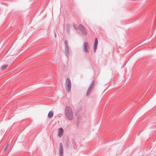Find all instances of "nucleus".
Masks as SVG:
<instances>
[{
	"instance_id": "f257e3e1",
	"label": "nucleus",
	"mask_w": 156,
	"mask_h": 156,
	"mask_svg": "<svg viewBox=\"0 0 156 156\" xmlns=\"http://www.w3.org/2000/svg\"><path fill=\"white\" fill-rule=\"evenodd\" d=\"M65 116L67 119L71 120L73 119V112L71 108L68 106H66L65 111Z\"/></svg>"
},
{
	"instance_id": "f03ea898",
	"label": "nucleus",
	"mask_w": 156,
	"mask_h": 156,
	"mask_svg": "<svg viewBox=\"0 0 156 156\" xmlns=\"http://www.w3.org/2000/svg\"><path fill=\"white\" fill-rule=\"evenodd\" d=\"M71 83L69 78H67L66 82V91L69 92L71 90Z\"/></svg>"
},
{
	"instance_id": "7ed1b4c3",
	"label": "nucleus",
	"mask_w": 156,
	"mask_h": 156,
	"mask_svg": "<svg viewBox=\"0 0 156 156\" xmlns=\"http://www.w3.org/2000/svg\"><path fill=\"white\" fill-rule=\"evenodd\" d=\"M64 43L65 44V52L66 56L68 57L70 55V50L69 47L67 40H65V41Z\"/></svg>"
},
{
	"instance_id": "20e7f679",
	"label": "nucleus",
	"mask_w": 156,
	"mask_h": 156,
	"mask_svg": "<svg viewBox=\"0 0 156 156\" xmlns=\"http://www.w3.org/2000/svg\"><path fill=\"white\" fill-rule=\"evenodd\" d=\"M79 29L81 31L83 34L86 35L87 34V32L84 27L81 24L79 25Z\"/></svg>"
},
{
	"instance_id": "39448f33",
	"label": "nucleus",
	"mask_w": 156,
	"mask_h": 156,
	"mask_svg": "<svg viewBox=\"0 0 156 156\" xmlns=\"http://www.w3.org/2000/svg\"><path fill=\"white\" fill-rule=\"evenodd\" d=\"M79 29L81 31L83 34L86 35L87 34V32L84 27L81 24L79 25Z\"/></svg>"
},
{
	"instance_id": "423d86ee",
	"label": "nucleus",
	"mask_w": 156,
	"mask_h": 156,
	"mask_svg": "<svg viewBox=\"0 0 156 156\" xmlns=\"http://www.w3.org/2000/svg\"><path fill=\"white\" fill-rule=\"evenodd\" d=\"M88 45V42H85L83 44V51L84 52L86 53H88L89 51L87 49V47Z\"/></svg>"
},
{
	"instance_id": "0eeeda50",
	"label": "nucleus",
	"mask_w": 156,
	"mask_h": 156,
	"mask_svg": "<svg viewBox=\"0 0 156 156\" xmlns=\"http://www.w3.org/2000/svg\"><path fill=\"white\" fill-rule=\"evenodd\" d=\"M64 133V130L62 127L58 128V137H61Z\"/></svg>"
},
{
	"instance_id": "6e6552de",
	"label": "nucleus",
	"mask_w": 156,
	"mask_h": 156,
	"mask_svg": "<svg viewBox=\"0 0 156 156\" xmlns=\"http://www.w3.org/2000/svg\"><path fill=\"white\" fill-rule=\"evenodd\" d=\"M98 44V40L97 38H95L94 46V52H96V51L97 49Z\"/></svg>"
},
{
	"instance_id": "1a4fd4ad",
	"label": "nucleus",
	"mask_w": 156,
	"mask_h": 156,
	"mask_svg": "<svg viewBox=\"0 0 156 156\" xmlns=\"http://www.w3.org/2000/svg\"><path fill=\"white\" fill-rule=\"evenodd\" d=\"M70 26L69 23L66 24V32L67 34H69L70 32Z\"/></svg>"
},
{
	"instance_id": "9d476101",
	"label": "nucleus",
	"mask_w": 156,
	"mask_h": 156,
	"mask_svg": "<svg viewBox=\"0 0 156 156\" xmlns=\"http://www.w3.org/2000/svg\"><path fill=\"white\" fill-rule=\"evenodd\" d=\"M63 147H60L59 150V156H63Z\"/></svg>"
},
{
	"instance_id": "9b49d317",
	"label": "nucleus",
	"mask_w": 156,
	"mask_h": 156,
	"mask_svg": "<svg viewBox=\"0 0 156 156\" xmlns=\"http://www.w3.org/2000/svg\"><path fill=\"white\" fill-rule=\"evenodd\" d=\"M53 115V112L52 111H50L48 114V117L50 118H52Z\"/></svg>"
},
{
	"instance_id": "f8f14e48",
	"label": "nucleus",
	"mask_w": 156,
	"mask_h": 156,
	"mask_svg": "<svg viewBox=\"0 0 156 156\" xmlns=\"http://www.w3.org/2000/svg\"><path fill=\"white\" fill-rule=\"evenodd\" d=\"M92 87L89 86L86 93L87 95V96L89 95L91 90L92 89Z\"/></svg>"
},
{
	"instance_id": "ddd939ff",
	"label": "nucleus",
	"mask_w": 156,
	"mask_h": 156,
	"mask_svg": "<svg viewBox=\"0 0 156 156\" xmlns=\"http://www.w3.org/2000/svg\"><path fill=\"white\" fill-rule=\"evenodd\" d=\"M8 66V65L7 64H5L2 66L1 68V70H4Z\"/></svg>"
},
{
	"instance_id": "4468645a",
	"label": "nucleus",
	"mask_w": 156,
	"mask_h": 156,
	"mask_svg": "<svg viewBox=\"0 0 156 156\" xmlns=\"http://www.w3.org/2000/svg\"><path fill=\"white\" fill-rule=\"evenodd\" d=\"M73 26L74 27V28L76 30H79V27H78L77 26V25L76 24H73Z\"/></svg>"
},
{
	"instance_id": "2eb2a0df",
	"label": "nucleus",
	"mask_w": 156,
	"mask_h": 156,
	"mask_svg": "<svg viewBox=\"0 0 156 156\" xmlns=\"http://www.w3.org/2000/svg\"><path fill=\"white\" fill-rule=\"evenodd\" d=\"M94 80L89 85V86L92 87L94 83Z\"/></svg>"
},
{
	"instance_id": "dca6fc26",
	"label": "nucleus",
	"mask_w": 156,
	"mask_h": 156,
	"mask_svg": "<svg viewBox=\"0 0 156 156\" xmlns=\"http://www.w3.org/2000/svg\"><path fill=\"white\" fill-rule=\"evenodd\" d=\"M78 120H79V119H80V117H79V116H78L77 117V118ZM79 120H78V121H77V123H76V126L77 127H78V125H79Z\"/></svg>"
},
{
	"instance_id": "f3484780",
	"label": "nucleus",
	"mask_w": 156,
	"mask_h": 156,
	"mask_svg": "<svg viewBox=\"0 0 156 156\" xmlns=\"http://www.w3.org/2000/svg\"><path fill=\"white\" fill-rule=\"evenodd\" d=\"M79 111H78V110H77V111H76L75 112V115L76 116V115H78V114L79 112Z\"/></svg>"
},
{
	"instance_id": "a211bd4d",
	"label": "nucleus",
	"mask_w": 156,
	"mask_h": 156,
	"mask_svg": "<svg viewBox=\"0 0 156 156\" xmlns=\"http://www.w3.org/2000/svg\"><path fill=\"white\" fill-rule=\"evenodd\" d=\"M10 143H9V142H8L7 143V144H6V146H9V145H10Z\"/></svg>"
},
{
	"instance_id": "6ab92c4d",
	"label": "nucleus",
	"mask_w": 156,
	"mask_h": 156,
	"mask_svg": "<svg viewBox=\"0 0 156 156\" xmlns=\"http://www.w3.org/2000/svg\"><path fill=\"white\" fill-rule=\"evenodd\" d=\"M8 147H5V148H4V151H5L6 150H7V149H8Z\"/></svg>"
},
{
	"instance_id": "aec40b11",
	"label": "nucleus",
	"mask_w": 156,
	"mask_h": 156,
	"mask_svg": "<svg viewBox=\"0 0 156 156\" xmlns=\"http://www.w3.org/2000/svg\"><path fill=\"white\" fill-rule=\"evenodd\" d=\"M54 34L55 37H56V34L55 32V31H54Z\"/></svg>"
},
{
	"instance_id": "412c9836",
	"label": "nucleus",
	"mask_w": 156,
	"mask_h": 156,
	"mask_svg": "<svg viewBox=\"0 0 156 156\" xmlns=\"http://www.w3.org/2000/svg\"><path fill=\"white\" fill-rule=\"evenodd\" d=\"M72 142L73 144V142H74V140L73 139H71Z\"/></svg>"
},
{
	"instance_id": "4be33fe9",
	"label": "nucleus",
	"mask_w": 156,
	"mask_h": 156,
	"mask_svg": "<svg viewBox=\"0 0 156 156\" xmlns=\"http://www.w3.org/2000/svg\"><path fill=\"white\" fill-rule=\"evenodd\" d=\"M59 146H62V144L61 143L60 144Z\"/></svg>"
}]
</instances>
